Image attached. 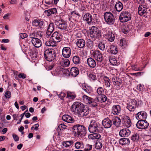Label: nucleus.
Here are the masks:
<instances>
[{
	"label": "nucleus",
	"instance_id": "f257e3e1",
	"mask_svg": "<svg viewBox=\"0 0 151 151\" xmlns=\"http://www.w3.org/2000/svg\"><path fill=\"white\" fill-rule=\"evenodd\" d=\"M72 110L76 113L80 117H82L87 115L89 110L87 108H85L83 104L79 102H75L72 106Z\"/></svg>",
	"mask_w": 151,
	"mask_h": 151
},
{
	"label": "nucleus",
	"instance_id": "f03ea898",
	"mask_svg": "<svg viewBox=\"0 0 151 151\" xmlns=\"http://www.w3.org/2000/svg\"><path fill=\"white\" fill-rule=\"evenodd\" d=\"M88 129L91 133L101 132L102 131L103 128L100 127L99 123L94 120H92L90 122Z\"/></svg>",
	"mask_w": 151,
	"mask_h": 151
},
{
	"label": "nucleus",
	"instance_id": "7ed1b4c3",
	"mask_svg": "<svg viewBox=\"0 0 151 151\" xmlns=\"http://www.w3.org/2000/svg\"><path fill=\"white\" fill-rule=\"evenodd\" d=\"M72 130L76 135L78 136H83L86 134L85 127L81 125L78 124L74 125L72 127Z\"/></svg>",
	"mask_w": 151,
	"mask_h": 151
},
{
	"label": "nucleus",
	"instance_id": "20e7f679",
	"mask_svg": "<svg viewBox=\"0 0 151 151\" xmlns=\"http://www.w3.org/2000/svg\"><path fill=\"white\" fill-rule=\"evenodd\" d=\"M101 36V32L97 27L93 26L90 30V37L91 39L94 41L96 39H99Z\"/></svg>",
	"mask_w": 151,
	"mask_h": 151
},
{
	"label": "nucleus",
	"instance_id": "39448f33",
	"mask_svg": "<svg viewBox=\"0 0 151 151\" xmlns=\"http://www.w3.org/2000/svg\"><path fill=\"white\" fill-rule=\"evenodd\" d=\"M44 56L47 60L51 61L56 56L55 51L52 49H47L45 51Z\"/></svg>",
	"mask_w": 151,
	"mask_h": 151
},
{
	"label": "nucleus",
	"instance_id": "423d86ee",
	"mask_svg": "<svg viewBox=\"0 0 151 151\" xmlns=\"http://www.w3.org/2000/svg\"><path fill=\"white\" fill-rule=\"evenodd\" d=\"M91 55L96 60L97 65L101 66V63L103 61V56L100 51L99 50L93 51L91 53Z\"/></svg>",
	"mask_w": 151,
	"mask_h": 151
},
{
	"label": "nucleus",
	"instance_id": "0eeeda50",
	"mask_svg": "<svg viewBox=\"0 0 151 151\" xmlns=\"http://www.w3.org/2000/svg\"><path fill=\"white\" fill-rule=\"evenodd\" d=\"M149 125V123L145 119L139 120L136 124L137 127L140 129H146Z\"/></svg>",
	"mask_w": 151,
	"mask_h": 151
},
{
	"label": "nucleus",
	"instance_id": "6e6552de",
	"mask_svg": "<svg viewBox=\"0 0 151 151\" xmlns=\"http://www.w3.org/2000/svg\"><path fill=\"white\" fill-rule=\"evenodd\" d=\"M51 37L52 39L53 40V42L56 43L61 40L62 35L60 33L57 32H55L52 34Z\"/></svg>",
	"mask_w": 151,
	"mask_h": 151
},
{
	"label": "nucleus",
	"instance_id": "1a4fd4ad",
	"mask_svg": "<svg viewBox=\"0 0 151 151\" xmlns=\"http://www.w3.org/2000/svg\"><path fill=\"white\" fill-rule=\"evenodd\" d=\"M147 9V7L145 4L139 5L138 8V14L141 16L143 15V16L144 17Z\"/></svg>",
	"mask_w": 151,
	"mask_h": 151
},
{
	"label": "nucleus",
	"instance_id": "9d476101",
	"mask_svg": "<svg viewBox=\"0 0 151 151\" xmlns=\"http://www.w3.org/2000/svg\"><path fill=\"white\" fill-rule=\"evenodd\" d=\"M106 34L105 35L106 39L108 41L110 42H112L114 40L115 36L114 34H112L110 30L108 28L106 31Z\"/></svg>",
	"mask_w": 151,
	"mask_h": 151
},
{
	"label": "nucleus",
	"instance_id": "9b49d317",
	"mask_svg": "<svg viewBox=\"0 0 151 151\" xmlns=\"http://www.w3.org/2000/svg\"><path fill=\"white\" fill-rule=\"evenodd\" d=\"M62 54L63 57L66 58H69L71 55V49L70 48L64 47L62 50Z\"/></svg>",
	"mask_w": 151,
	"mask_h": 151
},
{
	"label": "nucleus",
	"instance_id": "f8f14e48",
	"mask_svg": "<svg viewBox=\"0 0 151 151\" xmlns=\"http://www.w3.org/2000/svg\"><path fill=\"white\" fill-rule=\"evenodd\" d=\"M147 117V113L144 111H142L138 112L136 115V118L137 120H144Z\"/></svg>",
	"mask_w": 151,
	"mask_h": 151
},
{
	"label": "nucleus",
	"instance_id": "ddd939ff",
	"mask_svg": "<svg viewBox=\"0 0 151 151\" xmlns=\"http://www.w3.org/2000/svg\"><path fill=\"white\" fill-rule=\"evenodd\" d=\"M102 124L103 126L106 128L110 127L112 125L111 121L108 118H106L102 121Z\"/></svg>",
	"mask_w": 151,
	"mask_h": 151
},
{
	"label": "nucleus",
	"instance_id": "4468645a",
	"mask_svg": "<svg viewBox=\"0 0 151 151\" xmlns=\"http://www.w3.org/2000/svg\"><path fill=\"white\" fill-rule=\"evenodd\" d=\"M112 113L115 115L119 114L121 112V109L120 106L118 105H114L112 107Z\"/></svg>",
	"mask_w": 151,
	"mask_h": 151
},
{
	"label": "nucleus",
	"instance_id": "2eb2a0df",
	"mask_svg": "<svg viewBox=\"0 0 151 151\" xmlns=\"http://www.w3.org/2000/svg\"><path fill=\"white\" fill-rule=\"evenodd\" d=\"M130 133V131L128 129H124L120 131L119 134L121 137H128Z\"/></svg>",
	"mask_w": 151,
	"mask_h": 151
},
{
	"label": "nucleus",
	"instance_id": "dca6fc26",
	"mask_svg": "<svg viewBox=\"0 0 151 151\" xmlns=\"http://www.w3.org/2000/svg\"><path fill=\"white\" fill-rule=\"evenodd\" d=\"M88 65L91 68H94L96 65V61L92 58H88L87 60Z\"/></svg>",
	"mask_w": 151,
	"mask_h": 151
},
{
	"label": "nucleus",
	"instance_id": "f3484780",
	"mask_svg": "<svg viewBox=\"0 0 151 151\" xmlns=\"http://www.w3.org/2000/svg\"><path fill=\"white\" fill-rule=\"evenodd\" d=\"M107 99L106 96L104 94L98 95L95 98V101L97 102L102 103L106 101Z\"/></svg>",
	"mask_w": 151,
	"mask_h": 151
},
{
	"label": "nucleus",
	"instance_id": "a211bd4d",
	"mask_svg": "<svg viewBox=\"0 0 151 151\" xmlns=\"http://www.w3.org/2000/svg\"><path fill=\"white\" fill-rule=\"evenodd\" d=\"M34 46L37 48L40 47L41 45V42L40 40L37 38L32 39L31 40Z\"/></svg>",
	"mask_w": 151,
	"mask_h": 151
},
{
	"label": "nucleus",
	"instance_id": "6ab92c4d",
	"mask_svg": "<svg viewBox=\"0 0 151 151\" xmlns=\"http://www.w3.org/2000/svg\"><path fill=\"white\" fill-rule=\"evenodd\" d=\"M58 28L61 29H65L67 28V24L66 22L64 19L59 20Z\"/></svg>",
	"mask_w": 151,
	"mask_h": 151
},
{
	"label": "nucleus",
	"instance_id": "aec40b11",
	"mask_svg": "<svg viewBox=\"0 0 151 151\" xmlns=\"http://www.w3.org/2000/svg\"><path fill=\"white\" fill-rule=\"evenodd\" d=\"M62 119L63 121L68 123H72L74 121L73 118L68 115H63Z\"/></svg>",
	"mask_w": 151,
	"mask_h": 151
},
{
	"label": "nucleus",
	"instance_id": "412c9836",
	"mask_svg": "<svg viewBox=\"0 0 151 151\" xmlns=\"http://www.w3.org/2000/svg\"><path fill=\"white\" fill-rule=\"evenodd\" d=\"M114 8L117 12H120L123 8V4L120 1H117L115 3Z\"/></svg>",
	"mask_w": 151,
	"mask_h": 151
},
{
	"label": "nucleus",
	"instance_id": "4be33fe9",
	"mask_svg": "<svg viewBox=\"0 0 151 151\" xmlns=\"http://www.w3.org/2000/svg\"><path fill=\"white\" fill-rule=\"evenodd\" d=\"M131 14L125 11L122 12L120 15L119 19L123 18H129L131 19Z\"/></svg>",
	"mask_w": 151,
	"mask_h": 151
},
{
	"label": "nucleus",
	"instance_id": "5701e85b",
	"mask_svg": "<svg viewBox=\"0 0 151 151\" xmlns=\"http://www.w3.org/2000/svg\"><path fill=\"white\" fill-rule=\"evenodd\" d=\"M85 41L83 39H81L77 40L76 44L78 47L79 48H83L85 46Z\"/></svg>",
	"mask_w": 151,
	"mask_h": 151
},
{
	"label": "nucleus",
	"instance_id": "b1692460",
	"mask_svg": "<svg viewBox=\"0 0 151 151\" xmlns=\"http://www.w3.org/2000/svg\"><path fill=\"white\" fill-rule=\"evenodd\" d=\"M79 73L78 69L76 67H72L70 70V75L73 77H76Z\"/></svg>",
	"mask_w": 151,
	"mask_h": 151
},
{
	"label": "nucleus",
	"instance_id": "393cba45",
	"mask_svg": "<svg viewBox=\"0 0 151 151\" xmlns=\"http://www.w3.org/2000/svg\"><path fill=\"white\" fill-rule=\"evenodd\" d=\"M122 119L124 120L125 125L127 127H129L131 125L130 118L127 116H124Z\"/></svg>",
	"mask_w": 151,
	"mask_h": 151
},
{
	"label": "nucleus",
	"instance_id": "a878e982",
	"mask_svg": "<svg viewBox=\"0 0 151 151\" xmlns=\"http://www.w3.org/2000/svg\"><path fill=\"white\" fill-rule=\"evenodd\" d=\"M74 146L77 149H83L84 148V144L82 141H78L76 142Z\"/></svg>",
	"mask_w": 151,
	"mask_h": 151
},
{
	"label": "nucleus",
	"instance_id": "bb28decb",
	"mask_svg": "<svg viewBox=\"0 0 151 151\" xmlns=\"http://www.w3.org/2000/svg\"><path fill=\"white\" fill-rule=\"evenodd\" d=\"M43 24V22L39 19H34L32 21L33 25L36 27H42Z\"/></svg>",
	"mask_w": 151,
	"mask_h": 151
},
{
	"label": "nucleus",
	"instance_id": "cd10ccee",
	"mask_svg": "<svg viewBox=\"0 0 151 151\" xmlns=\"http://www.w3.org/2000/svg\"><path fill=\"white\" fill-rule=\"evenodd\" d=\"M83 102L85 103L89 104H91V101L93 100V99L86 95H84L83 96Z\"/></svg>",
	"mask_w": 151,
	"mask_h": 151
},
{
	"label": "nucleus",
	"instance_id": "c85d7f7f",
	"mask_svg": "<svg viewBox=\"0 0 151 151\" xmlns=\"http://www.w3.org/2000/svg\"><path fill=\"white\" fill-rule=\"evenodd\" d=\"M112 121L116 127H119L121 123V119L118 117L115 116L112 119Z\"/></svg>",
	"mask_w": 151,
	"mask_h": 151
},
{
	"label": "nucleus",
	"instance_id": "c756f323",
	"mask_svg": "<svg viewBox=\"0 0 151 151\" xmlns=\"http://www.w3.org/2000/svg\"><path fill=\"white\" fill-rule=\"evenodd\" d=\"M57 12L56 9L55 8L50 9L47 10H45L44 11V13L45 14L47 15V16H49L52 14H56Z\"/></svg>",
	"mask_w": 151,
	"mask_h": 151
},
{
	"label": "nucleus",
	"instance_id": "7c9ffc66",
	"mask_svg": "<svg viewBox=\"0 0 151 151\" xmlns=\"http://www.w3.org/2000/svg\"><path fill=\"white\" fill-rule=\"evenodd\" d=\"M43 42H45V45L48 46L54 47L56 46L55 42H53L52 40L50 39L49 40L46 41L43 40Z\"/></svg>",
	"mask_w": 151,
	"mask_h": 151
},
{
	"label": "nucleus",
	"instance_id": "2f4dec72",
	"mask_svg": "<svg viewBox=\"0 0 151 151\" xmlns=\"http://www.w3.org/2000/svg\"><path fill=\"white\" fill-rule=\"evenodd\" d=\"M112 80L114 84L115 85L119 86L122 82L120 80L119 78L116 76H114L112 78Z\"/></svg>",
	"mask_w": 151,
	"mask_h": 151
},
{
	"label": "nucleus",
	"instance_id": "473e14b6",
	"mask_svg": "<svg viewBox=\"0 0 151 151\" xmlns=\"http://www.w3.org/2000/svg\"><path fill=\"white\" fill-rule=\"evenodd\" d=\"M119 142L120 144L123 145L129 144L130 140L127 138H121L119 140Z\"/></svg>",
	"mask_w": 151,
	"mask_h": 151
},
{
	"label": "nucleus",
	"instance_id": "72a5a7b5",
	"mask_svg": "<svg viewBox=\"0 0 151 151\" xmlns=\"http://www.w3.org/2000/svg\"><path fill=\"white\" fill-rule=\"evenodd\" d=\"M81 88L86 93H90L91 92V88L85 84H83L81 86Z\"/></svg>",
	"mask_w": 151,
	"mask_h": 151
},
{
	"label": "nucleus",
	"instance_id": "f704fd0d",
	"mask_svg": "<svg viewBox=\"0 0 151 151\" xmlns=\"http://www.w3.org/2000/svg\"><path fill=\"white\" fill-rule=\"evenodd\" d=\"M89 137L92 139H99L101 137V135L99 133H93L89 135Z\"/></svg>",
	"mask_w": 151,
	"mask_h": 151
},
{
	"label": "nucleus",
	"instance_id": "c9c22d12",
	"mask_svg": "<svg viewBox=\"0 0 151 151\" xmlns=\"http://www.w3.org/2000/svg\"><path fill=\"white\" fill-rule=\"evenodd\" d=\"M73 143V141L71 140L66 141L62 142V144L63 146L67 148L70 146Z\"/></svg>",
	"mask_w": 151,
	"mask_h": 151
},
{
	"label": "nucleus",
	"instance_id": "e433bc0d",
	"mask_svg": "<svg viewBox=\"0 0 151 151\" xmlns=\"http://www.w3.org/2000/svg\"><path fill=\"white\" fill-rule=\"evenodd\" d=\"M60 71L62 73V75H63L64 76L68 77L69 76L70 71L67 69L61 68Z\"/></svg>",
	"mask_w": 151,
	"mask_h": 151
},
{
	"label": "nucleus",
	"instance_id": "4c0bfd02",
	"mask_svg": "<svg viewBox=\"0 0 151 151\" xmlns=\"http://www.w3.org/2000/svg\"><path fill=\"white\" fill-rule=\"evenodd\" d=\"M61 63L63 64L64 66L68 67L70 65V62L69 60L67 59L62 58L60 61Z\"/></svg>",
	"mask_w": 151,
	"mask_h": 151
},
{
	"label": "nucleus",
	"instance_id": "58836bf2",
	"mask_svg": "<svg viewBox=\"0 0 151 151\" xmlns=\"http://www.w3.org/2000/svg\"><path fill=\"white\" fill-rule=\"evenodd\" d=\"M73 61L74 64H78L81 63V59L78 56L76 55L73 57Z\"/></svg>",
	"mask_w": 151,
	"mask_h": 151
},
{
	"label": "nucleus",
	"instance_id": "ea45409f",
	"mask_svg": "<svg viewBox=\"0 0 151 151\" xmlns=\"http://www.w3.org/2000/svg\"><path fill=\"white\" fill-rule=\"evenodd\" d=\"M127 42L124 38L121 39L120 42V46L122 48H125L127 45Z\"/></svg>",
	"mask_w": 151,
	"mask_h": 151
},
{
	"label": "nucleus",
	"instance_id": "a19ab883",
	"mask_svg": "<svg viewBox=\"0 0 151 151\" xmlns=\"http://www.w3.org/2000/svg\"><path fill=\"white\" fill-rule=\"evenodd\" d=\"M104 19H113V14L110 12H105L104 15Z\"/></svg>",
	"mask_w": 151,
	"mask_h": 151
},
{
	"label": "nucleus",
	"instance_id": "79ce46f5",
	"mask_svg": "<svg viewBox=\"0 0 151 151\" xmlns=\"http://www.w3.org/2000/svg\"><path fill=\"white\" fill-rule=\"evenodd\" d=\"M110 51L111 54H116L117 52V49L116 46L111 45L110 47Z\"/></svg>",
	"mask_w": 151,
	"mask_h": 151
},
{
	"label": "nucleus",
	"instance_id": "37998d69",
	"mask_svg": "<svg viewBox=\"0 0 151 151\" xmlns=\"http://www.w3.org/2000/svg\"><path fill=\"white\" fill-rule=\"evenodd\" d=\"M139 136L137 133H135L133 134L131 137V139L134 142H137L139 139Z\"/></svg>",
	"mask_w": 151,
	"mask_h": 151
},
{
	"label": "nucleus",
	"instance_id": "c03bdc74",
	"mask_svg": "<svg viewBox=\"0 0 151 151\" xmlns=\"http://www.w3.org/2000/svg\"><path fill=\"white\" fill-rule=\"evenodd\" d=\"M86 45L90 49H92L93 47V42L90 39L88 40L87 41Z\"/></svg>",
	"mask_w": 151,
	"mask_h": 151
},
{
	"label": "nucleus",
	"instance_id": "a18cd8bd",
	"mask_svg": "<svg viewBox=\"0 0 151 151\" xmlns=\"http://www.w3.org/2000/svg\"><path fill=\"white\" fill-rule=\"evenodd\" d=\"M121 31L124 34H127L128 32L129 29L127 27L122 26L121 27Z\"/></svg>",
	"mask_w": 151,
	"mask_h": 151
},
{
	"label": "nucleus",
	"instance_id": "49530a36",
	"mask_svg": "<svg viewBox=\"0 0 151 151\" xmlns=\"http://www.w3.org/2000/svg\"><path fill=\"white\" fill-rule=\"evenodd\" d=\"M88 77L91 81H95L97 79L96 75L94 73H91L89 74Z\"/></svg>",
	"mask_w": 151,
	"mask_h": 151
},
{
	"label": "nucleus",
	"instance_id": "de8ad7c7",
	"mask_svg": "<svg viewBox=\"0 0 151 151\" xmlns=\"http://www.w3.org/2000/svg\"><path fill=\"white\" fill-rule=\"evenodd\" d=\"M97 92L99 95L104 94V88L101 87H99L97 90Z\"/></svg>",
	"mask_w": 151,
	"mask_h": 151
},
{
	"label": "nucleus",
	"instance_id": "09e8293b",
	"mask_svg": "<svg viewBox=\"0 0 151 151\" xmlns=\"http://www.w3.org/2000/svg\"><path fill=\"white\" fill-rule=\"evenodd\" d=\"M98 47L101 50L104 51L105 49V45L104 43L100 42L98 44Z\"/></svg>",
	"mask_w": 151,
	"mask_h": 151
},
{
	"label": "nucleus",
	"instance_id": "8fccbe9b",
	"mask_svg": "<svg viewBox=\"0 0 151 151\" xmlns=\"http://www.w3.org/2000/svg\"><path fill=\"white\" fill-rule=\"evenodd\" d=\"M67 126L65 124H61L59 125L58 127V131L63 130L66 129Z\"/></svg>",
	"mask_w": 151,
	"mask_h": 151
},
{
	"label": "nucleus",
	"instance_id": "3c124183",
	"mask_svg": "<svg viewBox=\"0 0 151 151\" xmlns=\"http://www.w3.org/2000/svg\"><path fill=\"white\" fill-rule=\"evenodd\" d=\"M67 95V97H70L72 99H74L76 97V96L75 94L70 92H68Z\"/></svg>",
	"mask_w": 151,
	"mask_h": 151
},
{
	"label": "nucleus",
	"instance_id": "603ef678",
	"mask_svg": "<svg viewBox=\"0 0 151 151\" xmlns=\"http://www.w3.org/2000/svg\"><path fill=\"white\" fill-rule=\"evenodd\" d=\"M54 29L53 23H50L47 29L48 31L53 32Z\"/></svg>",
	"mask_w": 151,
	"mask_h": 151
},
{
	"label": "nucleus",
	"instance_id": "864d4df0",
	"mask_svg": "<svg viewBox=\"0 0 151 151\" xmlns=\"http://www.w3.org/2000/svg\"><path fill=\"white\" fill-rule=\"evenodd\" d=\"M127 108L130 111H133L134 110L136 107L132 106V105H130L129 104H127Z\"/></svg>",
	"mask_w": 151,
	"mask_h": 151
},
{
	"label": "nucleus",
	"instance_id": "5fc2aeb1",
	"mask_svg": "<svg viewBox=\"0 0 151 151\" xmlns=\"http://www.w3.org/2000/svg\"><path fill=\"white\" fill-rule=\"evenodd\" d=\"M71 15L74 17H75L76 18H79L80 15L78 12L76 11L72 12L71 13Z\"/></svg>",
	"mask_w": 151,
	"mask_h": 151
},
{
	"label": "nucleus",
	"instance_id": "6e6d98bb",
	"mask_svg": "<svg viewBox=\"0 0 151 151\" xmlns=\"http://www.w3.org/2000/svg\"><path fill=\"white\" fill-rule=\"evenodd\" d=\"M109 61L113 65H116L117 63V60L114 58H110L109 59Z\"/></svg>",
	"mask_w": 151,
	"mask_h": 151
},
{
	"label": "nucleus",
	"instance_id": "4d7b16f0",
	"mask_svg": "<svg viewBox=\"0 0 151 151\" xmlns=\"http://www.w3.org/2000/svg\"><path fill=\"white\" fill-rule=\"evenodd\" d=\"M102 147V143L100 142H96L95 144V148L97 149H100Z\"/></svg>",
	"mask_w": 151,
	"mask_h": 151
},
{
	"label": "nucleus",
	"instance_id": "13d9d810",
	"mask_svg": "<svg viewBox=\"0 0 151 151\" xmlns=\"http://www.w3.org/2000/svg\"><path fill=\"white\" fill-rule=\"evenodd\" d=\"M97 101H95V98L93 99V100L91 101V102L90 104V106L92 107H96L97 106Z\"/></svg>",
	"mask_w": 151,
	"mask_h": 151
},
{
	"label": "nucleus",
	"instance_id": "bf43d9fd",
	"mask_svg": "<svg viewBox=\"0 0 151 151\" xmlns=\"http://www.w3.org/2000/svg\"><path fill=\"white\" fill-rule=\"evenodd\" d=\"M57 95L62 100H64V98L66 94L65 93L63 92H61L59 94H57Z\"/></svg>",
	"mask_w": 151,
	"mask_h": 151
},
{
	"label": "nucleus",
	"instance_id": "052dcab7",
	"mask_svg": "<svg viewBox=\"0 0 151 151\" xmlns=\"http://www.w3.org/2000/svg\"><path fill=\"white\" fill-rule=\"evenodd\" d=\"M137 104V101L134 99L131 100V102H130L129 104L132 105L134 107H136Z\"/></svg>",
	"mask_w": 151,
	"mask_h": 151
},
{
	"label": "nucleus",
	"instance_id": "680f3d73",
	"mask_svg": "<svg viewBox=\"0 0 151 151\" xmlns=\"http://www.w3.org/2000/svg\"><path fill=\"white\" fill-rule=\"evenodd\" d=\"M61 68L59 69L56 70L55 72H53V73L55 76H59L62 75V73L61 72Z\"/></svg>",
	"mask_w": 151,
	"mask_h": 151
},
{
	"label": "nucleus",
	"instance_id": "e2e57ef3",
	"mask_svg": "<svg viewBox=\"0 0 151 151\" xmlns=\"http://www.w3.org/2000/svg\"><path fill=\"white\" fill-rule=\"evenodd\" d=\"M92 145L89 144L86 145L85 148L84 149V151H90L91 150Z\"/></svg>",
	"mask_w": 151,
	"mask_h": 151
},
{
	"label": "nucleus",
	"instance_id": "0e129e2a",
	"mask_svg": "<svg viewBox=\"0 0 151 151\" xmlns=\"http://www.w3.org/2000/svg\"><path fill=\"white\" fill-rule=\"evenodd\" d=\"M106 23L109 25H112L114 22L115 19H104Z\"/></svg>",
	"mask_w": 151,
	"mask_h": 151
},
{
	"label": "nucleus",
	"instance_id": "69168bd1",
	"mask_svg": "<svg viewBox=\"0 0 151 151\" xmlns=\"http://www.w3.org/2000/svg\"><path fill=\"white\" fill-rule=\"evenodd\" d=\"M105 81H106V85L108 87H109L110 86V84L109 81H110L108 77H105Z\"/></svg>",
	"mask_w": 151,
	"mask_h": 151
},
{
	"label": "nucleus",
	"instance_id": "338daca9",
	"mask_svg": "<svg viewBox=\"0 0 151 151\" xmlns=\"http://www.w3.org/2000/svg\"><path fill=\"white\" fill-rule=\"evenodd\" d=\"M144 89V85L141 84H139L137 86V89L139 91H143Z\"/></svg>",
	"mask_w": 151,
	"mask_h": 151
},
{
	"label": "nucleus",
	"instance_id": "774afa93",
	"mask_svg": "<svg viewBox=\"0 0 151 151\" xmlns=\"http://www.w3.org/2000/svg\"><path fill=\"white\" fill-rule=\"evenodd\" d=\"M143 72H139L137 73H131L130 74L132 76H140L143 74Z\"/></svg>",
	"mask_w": 151,
	"mask_h": 151
}]
</instances>
